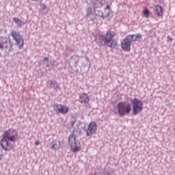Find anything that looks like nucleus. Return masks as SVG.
<instances>
[{"mask_svg": "<svg viewBox=\"0 0 175 175\" xmlns=\"http://www.w3.org/2000/svg\"><path fill=\"white\" fill-rule=\"evenodd\" d=\"M116 36L114 31H109L107 32L106 35L97 34L95 36V42L98 46H108V47H114L117 46V41L116 40H112Z\"/></svg>", "mask_w": 175, "mask_h": 175, "instance_id": "f257e3e1", "label": "nucleus"}, {"mask_svg": "<svg viewBox=\"0 0 175 175\" xmlns=\"http://www.w3.org/2000/svg\"><path fill=\"white\" fill-rule=\"evenodd\" d=\"M17 131L13 129L5 131L3 135V139L0 142L2 148L5 150V151H10V150H12V146L9 144V142L14 143L16 140H17ZM8 140H9V142Z\"/></svg>", "mask_w": 175, "mask_h": 175, "instance_id": "f03ea898", "label": "nucleus"}, {"mask_svg": "<svg viewBox=\"0 0 175 175\" xmlns=\"http://www.w3.org/2000/svg\"><path fill=\"white\" fill-rule=\"evenodd\" d=\"M117 109L118 114L120 117H124V116H128L131 113V111H132V105L129 103L125 101L120 102L117 105Z\"/></svg>", "mask_w": 175, "mask_h": 175, "instance_id": "7ed1b4c3", "label": "nucleus"}, {"mask_svg": "<svg viewBox=\"0 0 175 175\" xmlns=\"http://www.w3.org/2000/svg\"><path fill=\"white\" fill-rule=\"evenodd\" d=\"M131 102L133 107V116H137L139 113L143 111V102H142V100H139L137 98H135L131 100Z\"/></svg>", "mask_w": 175, "mask_h": 175, "instance_id": "20e7f679", "label": "nucleus"}, {"mask_svg": "<svg viewBox=\"0 0 175 175\" xmlns=\"http://www.w3.org/2000/svg\"><path fill=\"white\" fill-rule=\"evenodd\" d=\"M69 143L71 146V150L73 152H77L81 147L80 146V142L76 140V135L72 133L69 136Z\"/></svg>", "mask_w": 175, "mask_h": 175, "instance_id": "39448f33", "label": "nucleus"}, {"mask_svg": "<svg viewBox=\"0 0 175 175\" xmlns=\"http://www.w3.org/2000/svg\"><path fill=\"white\" fill-rule=\"evenodd\" d=\"M11 36L16 42V44L19 46V49H23V47H24V38H23V36L21 35L18 31H16L15 30L12 31Z\"/></svg>", "mask_w": 175, "mask_h": 175, "instance_id": "423d86ee", "label": "nucleus"}, {"mask_svg": "<svg viewBox=\"0 0 175 175\" xmlns=\"http://www.w3.org/2000/svg\"><path fill=\"white\" fill-rule=\"evenodd\" d=\"M98 129V125L96 122H92L89 124L88 129H86V135L92 136L96 130Z\"/></svg>", "mask_w": 175, "mask_h": 175, "instance_id": "0eeeda50", "label": "nucleus"}, {"mask_svg": "<svg viewBox=\"0 0 175 175\" xmlns=\"http://www.w3.org/2000/svg\"><path fill=\"white\" fill-rule=\"evenodd\" d=\"M54 110L56 113H60V114H66L69 111V107L64 106L62 105H55L53 106Z\"/></svg>", "mask_w": 175, "mask_h": 175, "instance_id": "6e6552de", "label": "nucleus"}, {"mask_svg": "<svg viewBox=\"0 0 175 175\" xmlns=\"http://www.w3.org/2000/svg\"><path fill=\"white\" fill-rule=\"evenodd\" d=\"M9 46L12 47L10 40L8 38L0 37V50H3V49H9Z\"/></svg>", "mask_w": 175, "mask_h": 175, "instance_id": "1a4fd4ad", "label": "nucleus"}, {"mask_svg": "<svg viewBox=\"0 0 175 175\" xmlns=\"http://www.w3.org/2000/svg\"><path fill=\"white\" fill-rule=\"evenodd\" d=\"M131 44H132V42H131V40H129L127 37H125L124 40L121 42L122 49L124 51H126V52L131 51Z\"/></svg>", "mask_w": 175, "mask_h": 175, "instance_id": "9d476101", "label": "nucleus"}, {"mask_svg": "<svg viewBox=\"0 0 175 175\" xmlns=\"http://www.w3.org/2000/svg\"><path fill=\"white\" fill-rule=\"evenodd\" d=\"M79 61H81L80 56L77 55L71 56L69 62V66H70V68L76 67L79 64Z\"/></svg>", "mask_w": 175, "mask_h": 175, "instance_id": "9b49d317", "label": "nucleus"}, {"mask_svg": "<svg viewBox=\"0 0 175 175\" xmlns=\"http://www.w3.org/2000/svg\"><path fill=\"white\" fill-rule=\"evenodd\" d=\"M127 39H129L132 43V42H136L137 40H139V39H142V36L140 33L138 34H131L126 36Z\"/></svg>", "mask_w": 175, "mask_h": 175, "instance_id": "f8f14e48", "label": "nucleus"}, {"mask_svg": "<svg viewBox=\"0 0 175 175\" xmlns=\"http://www.w3.org/2000/svg\"><path fill=\"white\" fill-rule=\"evenodd\" d=\"M51 150L57 151L61 148V142L59 140L55 139L51 143Z\"/></svg>", "mask_w": 175, "mask_h": 175, "instance_id": "ddd939ff", "label": "nucleus"}, {"mask_svg": "<svg viewBox=\"0 0 175 175\" xmlns=\"http://www.w3.org/2000/svg\"><path fill=\"white\" fill-rule=\"evenodd\" d=\"M79 101L80 103H88L90 102V96L88 94L83 93L79 96Z\"/></svg>", "mask_w": 175, "mask_h": 175, "instance_id": "4468645a", "label": "nucleus"}, {"mask_svg": "<svg viewBox=\"0 0 175 175\" xmlns=\"http://www.w3.org/2000/svg\"><path fill=\"white\" fill-rule=\"evenodd\" d=\"M47 86L49 88H53L54 90H59V85L55 81H48Z\"/></svg>", "mask_w": 175, "mask_h": 175, "instance_id": "2eb2a0df", "label": "nucleus"}, {"mask_svg": "<svg viewBox=\"0 0 175 175\" xmlns=\"http://www.w3.org/2000/svg\"><path fill=\"white\" fill-rule=\"evenodd\" d=\"M110 16H113V11L111 10V8H110V5L108 4L105 8L104 17H110Z\"/></svg>", "mask_w": 175, "mask_h": 175, "instance_id": "dca6fc26", "label": "nucleus"}, {"mask_svg": "<svg viewBox=\"0 0 175 175\" xmlns=\"http://www.w3.org/2000/svg\"><path fill=\"white\" fill-rule=\"evenodd\" d=\"M92 6L94 8V10H96V9H99V8H102V3L99 1V0H94L92 1Z\"/></svg>", "mask_w": 175, "mask_h": 175, "instance_id": "f3484780", "label": "nucleus"}, {"mask_svg": "<svg viewBox=\"0 0 175 175\" xmlns=\"http://www.w3.org/2000/svg\"><path fill=\"white\" fill-rule=\"evenodd\" d=\"M13 21L15 22V23L16 24V25H18L19 28H21L23 25H25V24L24 21L18 18H13Z\"/></svg>", "mask_w": 175, "mask_h": 175, "instance_id": "a211bd4d", "label": "nucleus"}, {"mask_svg": "<svg viewBox=\"0 0 175 175\" xmlns=\"http://www.w3.org/2000/svg\"><path fill=\"white\" fill-rule=\"evenodd\" d=\"M156 12L157 16H162L163 14V12L162 11V7L160 5L156 6Z\"/></svg>", "mask_w": 175, "mask_h": 175, "instance_id": "6ab92c4d", "label": "nucleus"}, {"mask_svg": "<svg viewBox=\"0 0 175 175\" xmlns=\"http://www.w3.org/2000/svg\"><path fill=\"white\" fill-rule=\"evenodd\" d=\"M55 62L54 60H49L48 64H46V68H49V70L54 68Z\"/></svg>", "mask_w": 175, "mask_h": 175, "instance_id": "aec40b11", "label": "nucleus"}, {"mask_svg": "<svg viewBox=\"0 0 175 175\" xmlns=\"http://www.w3.org/2000/svg\"><path fill=\"white\" fill-rule=\"evenodd\" d=\"M92 14H93L92 8H91V7L88 8L87 14H86L87 17H90V16H92Z\"/></svg>", "mask_w": 175, "mask_h": 175, "instance_id": "412c9836", "label": "nucleus"}, {"mask_svg": "<svg viewBox=\"0 0 175 175\" xmlns=\"http://www.w3.org/2000/svg\"><path fill=\"white\" fill-rule=\"evenodd\" d=\"M150 14V11L148 10V9L146 8L144 12H143V15L145 16V17H148Z\"/></svg>", "mask_w": 175, "mask_h": 175, "instance_id": "4be33fe9", "label": "nucleus"}, {"mask_svg": "<svg viewBox=\"0 0 175 175\" xmlns=\"http://www.w3.org/2000/svg\"><path fill=\"white\" fill-rule=\"evenodd\" d=\"M98 15L99 16V17H105V14L101 10L98 11Z\"/></svg>", "mask_w": 175, "mask_h": 175, "instance_id": "5701e85b", "label": "nucleus"}, {"mask_svg": "<svg viewBox=\"0 0 175 175\" xmlns=\"http://www.w3.org/2000/svg\"><path fill=\"white\" fill-rule=\"evenodd\" d=\"M75 122H76V119L72 118V119L70 120V125H71V126H73L75 125Z\"/></svg>", "mask_w": 175, "mask_h": 175, "instance_id": "b1692460", "label": "nucleus"}, {"mask_svg": "<svg viewBox=\"0 0 175 175\" xmlns=\"http://www.w3.org/2000/svg\"><path fill=\"white\" fill-rule=\"evenodd\" d=\"M40 8L42 10H46V5L40 4Z\"/></svg>", "mask_w": 175, "mask_h": 175, "instance_id": "393cba45", "label": "nucleus"}, {"mask_svg": "<svg viewBox=\"0 0 175 175\" xmlns=\"http://www.w3.org/2000/svg\"><path fill=\"white\" fill-rule=\"evenodd\" d=\"M35 144H36V146H39V144H40V141H36Z\"/></svg>", "mask_w": 175, "mask_h": 175, "instance_id": "a878e982", "label": "nucleus"}, {"mask_svg": "<svg viewBox=\"0 0 175 175\" xmlns=\"http://www.w3.org/2000/svg\"><path fill=\"white\" fill-rule=\"evenodd\" d=\"M168 40H170V42H172L173 39L172 38V37L168 36Z\"/></svg>", "mask_w": 175, "mask_h": 175, "instance_id": "bb28decb", "label": "nucleus"}, {"mask_svg": "<svg viewBox=\"0 0 175 175\" xmlns=\"http://www.w3.org/2000/svg\"><path fill=\"white\" fill-rule=\"evenodd\" d=\"M44 61H49V57H44Z\"/></svg>", "mask_w": 175, "mask_h": 175, "instance_id": "cd10ccee", "label": "nucleus"}, {"mask_svg": "<svg viewBox=\"0 0 175 175\" xmlns=\"http://www.w3.org/2000/svg\"><path fill=\"white\" fill-rule=\"evenodd\" d=\"M31 1H33L34 2H38V1H40V0H31Z\"/></svg>", "mask_w": 175, "mask_h": 175, "instance_id": "c85d7f7f", "label": "nucleus"}, {"mask_svg": "<svg viewBox=\"0 0 175 175\" xmlns=\"http://www.w3.org/2000/svg\"><path fill=\"white\" fill-rule=\"evenodd\" d=\"M2 159V155L0 154V161Z\"/></svg>", "mask_w": 175, "mask_h": 175, "instance_id": "c756f323", "label": "nucleus"}, {"mask_svg": "<svg viewBox=\"0 0 175 175\" xmlns=\"http://www.w3.org/2000/svg\"><path fill=\"white\" fill-rule=\"evenodd\" d=\"M10 51H12V50H10Z\"/></svg>", "mask_w": 175, "mask_h": 175, "instance_id": "7c9ffc66", "label": "nucleus"}]
</instances>
